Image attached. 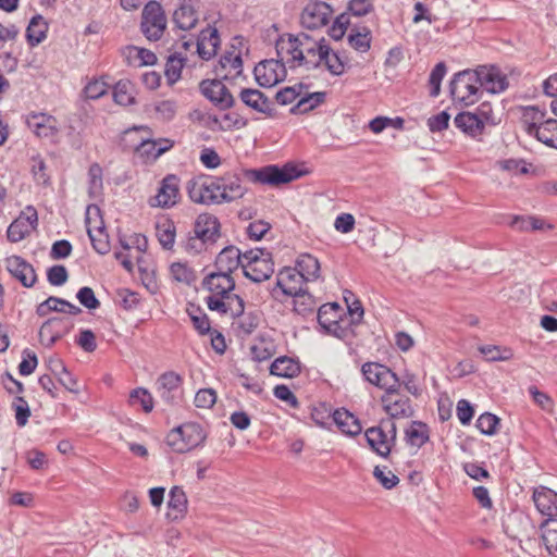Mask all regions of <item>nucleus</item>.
Segmentation results:
<instances>
[{
    "label": "nucleus",
    "instance_id": "41",
    "mask_svg": "<svg viewBox=\"0 0 557 557\" xmlns=\"http://www.w3.org/2000/svg\"><path fill=\"white\" fill-rule=\"evenodd\" d=\"M156 236L162 248L170 250L175 243L176 230L175 225L170 220L158 222L156 225Z\"/></svg>",
    "mask_w": 557,
    "mask_h": 557
},
{
    "label": "nucleus",
    "instance_id": "6",
    "mask_svg": "<svg viewBox=\"0 0 557 557\" xmlns=\"http://www.w3.org/2000/svg\"><path fill=\"white\" fill-rule=\"evenodd\" d=\"M206 440V433L200 424L195 422L184 423L168 435V444L177 453H186L201 445Z\"/></svg>",
    "mask_w": 557,
    "mask_h": 557
},
{
    "label": "nucleus",
    "instance_id": "27",
    "mask_svg": "<svg viewBox=\"0 0 557 557\" xmlns=\"http://www.w3.org/2000/svg\"><path fill=\"white\" fill-rule=\"evenodd\" d=\"M304 282L296 268H284L276 276V286L287 296L301 292Z\"/></svg>",
    "mask_w": 557,
    "mask_h": 557
},
{
    "label": "nucleus",
    "instance_id": "36",
    "mask_svg": "<svg viewBox=\"0 0 557 557\" xmlns=\"http://www.w3.org/2000/svg\"><path fill=\"white\" fill-rule=\"evenodd\" d=\"M542 542L553 557H557V519H546L540 525Z\"/></svg>",
    "mask_w": 557,
    "mask_h": 557
},
{
    "label": "nucleus",
    "instance_id": "24",
    "mask_svg": "<svg viewBox=\"0 0 557 557\" xmlns=\"http://www.w3.org/2000/svg\"><path fill=\"white\" fill-rule=\"evenodd\" d=\"M454 124L466 135L480 139L484 132V124L482 120L474 112H460L454 119Z\"/></svg>",
    "mask_w": 557,
    "mask_h": 557
},
{
    "label": "nucleus",
    "instance_id": "9",
    "mask_svg": "<svg viewBox=\"0 0 557 557\" xmlns=\"http://www.w3.org/2000/svg\"><path fill=\"white\" fill-rule=\"evenodd\" d=\"M286 66H288L285 60L281 58L278 60L270 59L259 62L253 70L256 82L261 87H273L286 77Z\"/></svg>",
    "mask_w": 557,
    "mask_h": 557
},
{
    "label": "nucleus",
    "instance_id": "29",
    "mask_svg": "<svg viewBox=\"0 0 557 557\" xmlns=\"http://www.w3.org/2000/svg\"><path fill=\"white\" fill-rule=\"evenodd\" d=\"M364 436L371 449L379 456L385 458L389 455L393 445L381 425L369 428Z\"/></svg>",
    "mask_w": 557,
    "mask_h": 557
},
{
    "label": "nucleus",
    "instance_id": "23",
    "mask_svg": "<svg viewBox=\"0 0 557 557\" xmlns=\"http://www.w3.org/2000/svg\"><path fill=\"white\" fill-rule=\"evenodd\" d=\"M533 502L537 510L547 516V519H554L557 516V493L553 490L539 486L533 491Z\"/></svg>",
    "mask_w": 557,
    "mask_h": 557
},
{
    "label": "nucleus",
    "instance_id": "5",
    "mask_svg": "<svg viewBox=\"0 0 557 557\" xmlns=\"http://www.w3.org/2000/svg\"><path fill=\"white\" fill-rule=\"evenodd\" d=\"M475 70H465L454 75L449 90L454 101L465 106L473 104L479 99L480 82Z\"/></svg>",
    "mask_w": 557,
    "mask_h": 557
},
{
    "label": "nucleus",
    "instance_id": "58",
    "mask_svg": "<svg viewBox=\"0 0 557 557\" xmlns=\"http://www.w3.org/2000/svg\"><path fill=\"white\" fill-rule=\"evenodd\" d=\"M108 91V84L102 79H92L84 88L87 99L96 100L101 98Z\"/></svg>",
    "mask_w": 557,
    "mask_h": 557
},
{
    "label": "nucleus",
    "instance_id": "15",
    "mask_svg": "<svg viewBox=\"0 0 557 557\" xmlns=\"http://www.w3.org/2000/svg\"><path fill=\"white\" fill-rule=\"evenodd\" d=\"M180 196V178L169 174L161 181L157 195L149 203L151 207L170 208L177 203Z\"/></svg>",
    "mask_w": 557,
    "mask_h": 557
},
{
    "label": "nucleus",
    "instance_id": "47",
    "mask_svg": "<svg viewBox=\"0 0 557 557\" xmlns=\"http://www.w3.org/2000/svg\"><path fill=\"white\" fill-rule=\"evenodd\" d=\"M292 296L294 297L293 302L295 312L306 317L314 311L315 301L309 293L301 289V292Z\"/></svg>",
    "mask_w": 557,
    "mask_h": 557
},
{
    "label": "nucleus",
    "instance_id": "16",
    "mask_svg": "<svg viewBox=\"0 0 557 557\" xmlns=\"http://www.w3.org/2000/svg\"><path fill=\"white\" fill-rule=\"evenodd\" d=\"M27 127L40 138L53 139L59 129L57 119L45 112H32L26 115Z\"/></svg>",
    "mask_w": 557,
    "mask_h": 557
},
{
    "label": "nucleus",
    "instance_id": "28",
    "mask_svg": "<svg viewBox=\"0 0 557 557\" xmlns=\"http://www.w3.org/2000/svg\"><path fill=\"white\" fill-rule=\"evenodd\" d=\"M69 332V326L62 318L48 319L39 330L42 343L51 347L58 339Z\"/></svg>",
    "mask_w": 557,
    "mask_h": 557
},
{
    "label": "nucleus",
    "instance_id": "19",
    "mask_svg": "<svg viewBox=\"0 0 557 557\" xmlns=\"http://www.w3.org/2000/svg\"><path fill=\"white\" fill-rule=\"evenodd\" d=\"M7 270L25 287H32L36 280V272L30 263L18 256H11L5 260Z\"/></svg>",
    "mask_w": 557,
    "mask_h": 557
},
{
    "label": "nucleus",
    "instance_id": "37",
    "mask_svg": "<svg viewBox=\"0 0 557 557\" xmlns=\"http://www.w3.org/2000/svg\"><path fill=\"white\" fill-rule=\"evenodd\" d=\"M371 30L368 27H354L348 34V45L358 52H367L371 47Z\"/></svg>",
    "mask_w": 557,
    "mask_h": 557
},
{
    "label": "nucleus",
    "instance_id": "42",
    "mask_svg": "<svg viewBox=\"0 0 557 557\" xmlns=\"http://www.w3.org/2000/svg\"><path fill=\"white\" fill-rule=\"evenodd\" d=\"M48 30V25L41 15H36L30 20L26 30V36L29 45L35 47L39 45L45 38Z\"/></svg>",
    "mask_w": 557,
    "mask_h": 557
},
{
    "label": "nucleus",
    "instance_id": "3",
    "mask_svg": "<svg viewBox=\"0 0 557 557\" xmlns=\"http://www.w3.org/2000/svg\"><path fill=\"white\" fill-rule=\"evenodd\" d=\"M314 47L315 38L306 33L282 35L275 45L277 57L285 60L289 69L305 67L306 70L309 49Z\"/></svg>",
    "mask_w": 557,
    "mask_h": 557
},
{
    "label": "nucleus",
    "instance_id": "51",
    "mask_svg": "<svg viewBox=\"0 0 557 557\" xmlns=\"http://www.w3.org/2000/svg\"><path fill=\"white\" fill-rule=\"evenodd\" d=\"M30 233V225L24 221V216H20L13 221L7 231V237L11 243H17Z\"/></svg>",
    "mask_w": 557,
    "mask_h": 557
},
{
    "label": "nucleus",
    "instance_id": "44",
    "mask_svg": "<svg viewBox=\"0 0 557 557\" xmlns=\"http://www.w3.org/2000/svg\"><path fill=\"white\" fill-rule=\"evenodd\" d=\"M545 121V112L536 107H527L523 110L522 123L528 134L533 135L534 129Z\"/></svg>",
    "mask_w": 557,
    "mask_h": 557
},
{
    "label": "nucleus",
    "instance_id": "60",
    "mask_svg": "<svg viewBox=\"0 0 557 557\" xmlns=\"http://www.w3.org/2000/svg\"><path fill=\"white\" fill-rule=\"evenodd\" d=\"M131 401L132 404L139 403L146 412H150L153 408V401L151 394L141 387H138L131 393Z\"/></svg>",
    "mask_w": 557,
    "mask_h": 557
},
{
    "label": "nucleus",
    "instance_id": "14",
    "mask_svg": "<svg viewBox=\"0 0 557 557\" xmlns=\"http://www.w3.org/2000/svg\"><path fill=\"white\" fill-rule=\"evenodd\" d=\"M182 376L174 371L164 372L157 380V392L163 401L170 405L182 400Z\"/></svg>",
    "mask_w": 557,
    "mask_h": 557
},
{
    "label": "nucleus",
    "instance_id": "2",
    "mask_svg": "<svg viewBox=\"0 0 557 557\" xmlns=\"http://www.w3.org/2000/svg\"><path fill=\"white\" fill-rule=\"evenodd\" d=\"M219 219L209 213L197 216L193 228L180 240V247L188 255L197 256L210 250L221 236Z\"/></svg>",
    "mask_w": 557,
    "mask_h": 557
},
{
    "label": "nucleus",
    "instance_id": "46",
    "mask_svg": "<svg viewBox=\"0 0 557 557\" xmlns=\"http://www.w3.org/2000/svg\"><path fill=\"white\" fill-rule=\"evenodd\" d=\"M113 100L121 106L134 103L133 85L129 81H120L114 85Z\"/></svg>",
    "mask_w": 557,
    "mask_h": 557
},
{
    "label": "nucleus",
    "instance_id": "40",
    "mask_svg": "<svg viewBox=\"0 0 557 557\" xmlns=\"http://www.w3.org/2000/svg\"><path fill=\"white\" fill-rule=\"evenodd\" d=\"M429 438V428L423 422L412 421L410 426L406 430V440L411 446L420 448Z\"/></svg>",
    "mask_w": 557,
    "mask_h": 557
},
{
    "label": "nucleus",
    "instance_id": "13",
    "mask_svg": "<svg viewBox=\"0 0 557 557\" xmlns=\"http://www.w3.org/2000/svg\"><path fill=\"white\" fill-rule=\"evenodd\" d=\"M333 14V9L323 1H310L300 16L301 25L308 29L325 26Z\"/></svg>",
    "mask_w": 557,
    "mask_h": 557
},
{
    "label": "nucleus",
    "instance_id": "30",
    "mask_svg": "<svg viewBox=\"0 0 557 557\" xmlns=\"http://www.w3.org/2000/svg\"><path fill=\"white\" fill-rule=\"evenodd\" d=\"M198 0H191L188 1V3H183L174 11L173 21L178 28L189 30L196 26L198 22V14L194 4Z\"/></svg>",
    "mask_w": 557,
    "mask_h": 557
},
{
    "label": "nucleus",
    "instance_id": "12",
    "mask_svg": "<svg viewBox=\"0 0 557 557\" xmlns=\"http://www.w3.org/2000/svg\"><path fill=\"white\" fill-rule=\"evenodd\" d=\"M199 89L203 97L221 110L230 109L235 103L234 97L220 79H203Z\"/></svg>",
    "mask_w": 557,
    "mask_h": 557
},
{
    "label": "nucleus",
    "instance_id": "20",
    "mask_svg": "<svg viewBox=\"0 0 557 557\" xmlns=\"http://www.w3.org/2000/svg\"><path fill=\"white\" fill-rule=\"evenodd\" d=\"M222 199L224 202H231L242 198L246 193V187L243 185V180L237 173H225L216 177Z\"/></svg>",
    "mask_w": 557,
    "mask_h": 557
},
{
    "label": "nucleus",
    "instance_id": "43",
    "mask_svg": "<svg viewBox=\"0 0 557 557\" xmlns=\"http://www.w3.org/2000/svg\"><path fill=\"white\" fill-rule=\"evenodd\" d=\"M185 60L186 59L178 52H175L168 58L164 73L170 85H173L181 78Z\"/></svg>",
    "mask_w": 557,
    "mask_h": 557
},
{
    "label": "nucleus",
    "instance_id": "57",
    "mask_svg": "<svg viewBox=\"0 0 557 557\" xmlns=\"http://www.w3.org/2000/svg\"><path fill=\"white\" fill-rule=\"evenodd\" d=\"M63 299L54 296L48 297L45 301L40 302L36 308V313L39 317H46L52 311L65 312L62 306Z\"/></svg>",
    "mask_w": 557,
    "mask_h": 557
},
{
    "label": "nucleus",
    "instance_id": "4",
    "mask_svg": "<svg viewBox=\"0 0 557 557\" xmlns=\"http://www.w3.org/2000/svg\"><path fill=\"white\" fill-rule=\"evenodd\" d=\"M244 275L252 282L260 283L271 277L274 272L272 253L263 248H255L244 252Z\"/></svg>",
    "mask_w": 557,
    "mask_h": 557
},
{
    "label": "nucleus",
    "instance_id": "7",
    "mask_svg": "<svg viewBox=\"0 0 557 557\" xmlns=\"http://www.w3.org/2000/svg\"><path fill=\"white\" fill-rule=\"evenodd\" d=\"M166 15L162 5L157 1H149L141 12L140 29L150 41H158L166 29Z\"/></svg>",
    "mask_w": 557,
    "mask_h": 557
},
{
    "label": "nucleus",
    "instance_id": "26",
    "mask_svg": "<svg viewBox=\"0 0 557 557\" xmlns=\"http://www.w3.org/2000/svg\"><path fill=\"white\" fill-rule=\"evenodd\" d=\"M173 147V141L166 138L158 140L141 139L140 144L136 147L137 153L144 158L145 162L154 161L162 153L166 152Z\"/></svg>",
    "mask_w": 557,
    "mask_h": 557
},
{
    "label": "nucleus",
    "instance_id": "18",
    "mask_svg": "<svg viewBox=\"0 0 557 557\" xmlns=\"http://www.w3.org/2000/svg\"><path fill=\"white\" fill-rule=\"evenodd\" d=\"M214 73L222 79H234L243 73V59L239 51H226L214 66Z\"/></svg>",
    "mask_w": 557,
    "mask_h": 557
},
{
    "label": "nucleus",
    "instance_id": "34",
    "mask_svg": "<svg viewBox=\"0 0 557 557\" xmlns=\"http://www.w3.org/2000/svg\"><path fill=\"white\" fill-rule=\"evenodd\" d=\"M99 212H100V210L96 205H89L87 207V209H86L87 232H88V236L90 238L94 249L100 255H106L110 250V245H109L107 234H104L103 230L101 227H99L98 235L95 236L89 227L91 213H95L98 215Z\"/></svg>",
    "mask_w": 557,
    "mask_h": 557
},
{
    "label": "nucleus",
    "instance_id": "49",
    "mask_svg": "<svg viewBox=\"0 0 557 557\" xmlns=\"http://www.w3.org/2000/svg\"><path fill=\"white\" fill-rule=\"evenodd\" d=\"M326 54V40L325 38H315L314 49H309L307 55V70H314L322 65L323 58Z\"/></svg>",
    "mask_w": 557,
    "mask_h": 557
},
{
    "label": "nucleus",
    "instance_id": "62",
    "mask_svg": "<svg viewBox=\"0 0 557 557\" xmlns=\"http://www.w3.org/2000/svg\"><path fill=\"white\" fill-rule=\"evenodd\" d=\"M481 354L487 361L507 360L511 354L509 349H500L498 346L486 345L480 347Z\"/></svg>",
    "mask_w": 557,
    "mask_h": 557
},
{
    "label": "nucleus",
    "instance_id": "53",
    "mask_svg": "<svg viewBox=\"0 0 557 557\" xmlns=\"http://www.w3.org/2000/svg\"><path fill=\"white\" fill-rule=\"evenodd\" d=\"M188 314L190 317L194 327L200 335H205L211 332L210 320L208 315L203 313L199 307H193V309L188 310Z\"/></svg>",
    "mask_w": 557,
    "mask_h": 557
},
{
    "label": "nucleus",
    "instance_id": "61",
    "mask_svg": "<svg viewBox=\"0 0 557 557\" xmlns=\"http://www.w3.org/2000/svg\"><path fill=\"white\" fill-rule=\"evenodd\" d=\"M69 278L67 270L64 265L55 264L48 269L47 280L53 286H61Z\"/></svg>",
    "mask_w": 557,
    "mask_h": 557
},
{
    "label": "nucleus",
    "instance_id": "31",
    "mask_svg": "<svg viewBox=\"0 0 557 557\" xmlns=\"http://www.w3.org/2000/svg\"><path fill=\"white\" fill-rule=\"evenodd\" d=\"M240 100L245 106L260 113L271 112V102L269 98L258 89L244 88L239 94Z\"/></svg>",
    "mask_w": 557,
    "mask_h": 557
},
{
    "label": "nucleus",
    "instance_id": "50",
    "mask_svg": "<svg viewBox=\"0 0 557 557\" xmlns=\"http://www.w3.org/2000/svg\"><path fill=\"white\" fill-rule=\"evenodd\" d=\"M201 186L203 190L205 205H213V203H222L224 199H222V195L220 191V186L216 177L203 181L201 180Z\"/></svg>",
    "mask_w": 557,
    "mask_h": 557
},
{
    "label": "nucleus",
    "instance_id": "22",
    "mask_svg": "<svg viewBox=\"0 0 557 557\" xmlns=\"http://www.w3.org/2000/svg\"><path fill=\"white\" fill-rule=\"evenodd\" d=\"M220 46L219 32L214 27H207L200 32L196 40V50L202 60H210L216 54Z\"/></svg>",
    "mask_w": 557,
    "mask_h": 557
},
{
    "label": "nucleus",
    "instance_id": "54",
    "mask_svg": "<svg viewBox=\"0 0 557 557\" xmlns=\"http://www.w3.org/2000/svg\"><path fill=\"white\" fill-rule=\"evenodd\" d=\"M499 418L493 413L484 412L476 420V428L482 434L494 435L497 432Z\"/></svg>",
    "mask_w": 557,
    "mask_h": 557
},
{
    "label": "nucleus",
    "instance_id": "52",
    "mask_svg": "<svg viewBox=\"0 0 557 557\" xmlns=\"http://www.w3.org/2000/svg\"><path fill=\"white\" fill-rule=\"evenodd\" d=\"M325 100V92H312L302 97L298 103L292 109V112H308L313 110Z\"/></svg>",
    "mask_w": 557,
    "mask_h": 557
},
{
    "label": "nucleus",
    "instance_id": "48",
    "mask_svg": "<svg viewBox=\"0 0 557 557\" xmlns=\"http://www.w3.org/2000/svg\"><path fill=\"white\" fill-rule=\"evenodd\" d=\"M322 64L332 75L339 76L345 72L346 61L326 44V54L325 58H323Z\"/></svg>",
    "mask_w": 557,
    "mask_h": 557
},
{
    "label": "nucleus",
    "instance_id": "64",
    "mask_svg": "<svg viewBox=\"0 0 557 557\" xmlns=\"http://www.w3.org/2000/svg\"><path fill=\"white\" fill-rule=\"evenodd\" d=\"M216 401V393L211 388L199 389L195 396V405L198 408H211Z\"/></svg>",
    "mask_w": 557,
    "mask_h": 557
},
{
    "label": "nucleus",
    "instance_id": "45",
    "mask_svg": "<svg viewBox=\"0 0 557 557\" xmlns=\"http://www.w3.org/2000/svg\"><path fill=\"white\" fill-rule=\"evenodd\" d=\"M103 189L102 168L98 163H92L88 170V195L97 198Z\"/></svg>",
    "mask_w": 557,
    "mask_h": 557
},
{
    "label": "nucleus",
    "instance_id": "33",
    "mask_svg": "<svg viewBox=\"0 0 557 557\" xmlns=\"http://www.w3.org/2000/svg\"><path fill=\"white\" fill-rule=\"evenodd\" d=\"M300 371V362L287 356L276 358L270 367V373L280 377L292 379L297 376Z\"/></svg>",
    "mask_w": 557,
    "mask_h": 557
},
{
    "label": "nucleus",
    "instance_id": "25",
    "mask_svg": "<svg viewBox=\"0 0 557 557\" xmlns=\"http://www.w3.org/2000/svg\"><path fill=\"white\" fill-rule=\"evenodd\" d=\"M342 308L336 302H330L322 305L318 310V322L319 324L325 329L329 333H332L338 337L339 324L338 320L341 318Z\"/></svg>",
    "mask_w": 557,
    "mask_h": 557
},
{
    "label": "nucleus",
    "instance_id": "38",
    "mask_svg": "<svg viewBox=\"0 0 557 557\" xmlns=\"http://www.w3.org/2000/svg\"><path fill=\"white\" fill-rule=\"evenodd\" d=\"M169 509L174 513L169 512L168 516L172 519H177L178 517H183L187 509V497L185 492L180 486H173L169 494L168 502Z\"/></svg>",
    "mask_w": 557,
    "mask_h": 557
},
{
    "label": "nucleus",
    "instance_id": "21",
    "mask_svg": "<svg viewBox=\"0 0 557 557\" xmlns=\"http://www.w3.org/2000/svg\"><path fill=\"white\" fill-rule=\"evenodd\" d=\"M244 252H242L235 246H227L223 248L215 259L216 271L232 275V272L237 270L239 267L243 268Z\"/></svg>",
    "mask_w": 557,
    "mask_h": 557
},
{
    "label": "nucleus",
    "instance_id": "17",
    "mask_svg": "<svg viewBox=\"0 0 557 557\" xmlns=\"http://www.w3.org/2000/svg\"><path fill=\"white\" fill-rule=\"evenodd\" d=\"M480 86L491 94H499L508 88L507 76L496 66L482 65L476 70Z\"/></svg>",
    "mask_w": 557,
    "mask_h": 557
},
{
    "label": "nucleus",
    "instance_id": "11",
    "mask_svg": "<svg viewBox=\"0 0 557 557\" xmlns=\"http://www.w3.org/2000/svg\"><path fill=\"white\" fill-rule=\"evenodd\" d=\"M385 412L392 419L409 418L413 414V408L409 397L399 393V387L387 389L381 397Z\"/></svg>",
    "mask_w": 557,
    "mask_h": 557
},
{
    "label": "nucleus",
    "instance_id": "39",
    "mask_svg": "<svg viewBox=\"0 0 557 557\" xmlns=\"http://www.w3.org/2000/svg\"><path fill=\"white\" fill-rule=\"evenodd\" d=\"M541 143L557 148V120L547 119L537 129H534L533 134Z\"/></svg>",
    "mask_w": 557,
    "mask_h": 557
},
{
    "label": "nucleus",
    "instance_id": "35",
    "mask_svg": "<svg viewBox=\"0 0 557 557\" xmlns=\"http://www.w3.org/2000/svg\"><path fill=\"white\" fill-rule=\"evenodd\" d=\"M306 282L317 280L320 273L319 260L309 253H302L298 257L295 267Z\"/></svg>",
    "mask_w": 557,
    "mask_h": 557
},
{
    "label": "nucleus",
    "instance_id": "32",
    "mask_svg": "<svg viewBox=\"0 0 557 557\" xmlns=\"http://www.w3.org/2000/svg\"><path fill=\"white\" fill-rule=\"evenodd\" d=\"M333 420L338 429L349 436L358 435L362 431V426L359 420L351 412L344 408L336 409L334 411Z\"/></svg>",
    "mask_w": 557,
    "mask_h": 557
},
{
    "label": "nucleus",
    "instance_id": "1",
    "mask_svg": "<svg viewBox=\"0 0 557 557\" xmlns=\"http://www.w3.org/2000/svg\"><path fill=\"white\" fill-rule=\"evenodd\" d=\"M201 287L209 293L205 298L209 310L232 318L243 314L245 301L233 293L235 281L232 275L219 271L211 272L203 277Z\"/></svg>",
    "mask_w": 557,
    "mask_h": 557
},
{
    "label": "nucleus",
    "instance_id": "63",
    "mask_svg": "<svg viewBox=\"0 0 557 557\" xmlns=\"http://www.w3.org/2000/svg\"><path fill=\"white\" fill-rule=\"evenodd\" d=\"M271 230V224L263 221L258 220L251 222L247 228L246 233L250 239L260 240L269 231Z\"/></svg>",
    "mask_w": 557,
    "mask_h": 557
},
{
    "label": "nucleus",
    "instance_id": "55",
    "mask_svg": "<svg viewBox=\"0 0 557 557\" xmlns=\"http://www.w3.org/2000/svg\"><path fill=\"white\" fill-rule=\"evenodd\" d=\"M173 278L180 283L191 284L195 281V272L185 263L175 262L171 265Z\"/></svg>",
    "mask_w": 557,
    "mask_h": 557
},
{
    "label": "nucleus",
    "instance_id": "8",
    "mask_svg": "<svg viewBox=\"0 0 557 557\" xmlns=\"http://www.w3.org/2000/svg\"><path fill=\"white\" fill-rule=\"evenodd\" d=\"M300 175L301 173L294 165L289 164L283 168H278L277 165H268L260 170H249L244 172V176L246 178L272 186L289 183L298 178Z\"/></svg>",
    "mask_w": 557,
    "mask_h": 557
},
{
    "label": "nucleus",
    "instance_id": "56",
    "mask_svg": "<svg viewBox=\"0 0 557 557\" xmlns=\"http://www.w3.org/2000/svg\"><path fill=\"white\" fill-rule=\"evenodd\" d=\"M446 74V65L444 62L437 63L432 70L429 77L430 96L437 97L441 91V83Z\"/></svg>",
    "mask_w": 557,
    "mask_h": 557
},
{
    "label": "nucleus",
    "instance_id": "59",
    "mask_svg": "<svg viewBox=\"0 0 557 557\" xmlns=\"http://www.w3.org/2000/svg\"><path fill=\"white\" fill-rule=\"evenodd\" d=\"M76 298L78 299L79 304L88 310H95L100 306V301L97 299L92 288L88 286L79 288L76 294Z\"/></svg>",
    "mask_w": 557,
    "mask_h": 557
},
{
    "label": "nucleus",
    "instance_id": "10",
    "mask_svg": "<svg viewBox=\"0 0 557 557\" xmlns=\"http://www.w3.org/2000/svg\"><path fill=\"white\" fill-rule=\"evenodd\" d=\"M361 372L369 383L385 392L393 387H400L399 377L382 363L366 362L361 367Z\"/></svg>",
    "mask_w": 557,
    "mask_h": 557
}]
</instances>
